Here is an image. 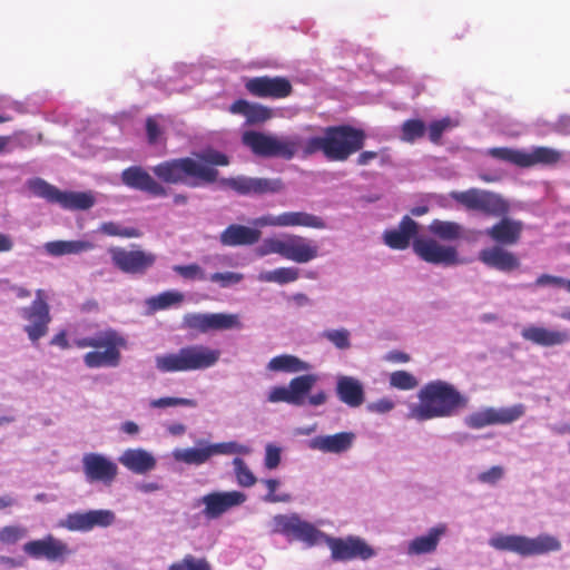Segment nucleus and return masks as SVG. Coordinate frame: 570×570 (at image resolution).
Wrapping results in <instances>:
<instances>
[{"label":"nucleus","instance_id":"nucleus-46","mask_svg":"<svg viewBox=\"0 0 570 570\" xmlns=\"http://www.w3.org/2000/svg\"><path fill=\"white\" fill-rule=\"evenodd\" d=\"M98 232L107 236H118L122 238H137L141 235L137 228L122 226L121 224L115 222L102 223L99 226Z\"/></svg>","mask_w":570,"mask_h":570},{"label":"nucleus","instance_id":"nucleus-32","mask_svg":"<svg viewBox=\"0 0 570 570\" xmlns=\"http://www.w3.org/2000/svg\"><path fill=\"white\" fill-rule=\"evenodd\" d=\"M522 230L523 223L521 220L503 217L487 228L484 234L500 246H512L519 243Z\"/></svg>","mask_w":570,"mask_h":570},{"label":"nucleus","instance_id":"nucleus-43","mask_svg":"<svg viewBox=\"0 0 570 570\" xmlns=\"http://www.w3.org/2000/svg\"><path fill=\"white\" fill-rule=\"evenodd\" d=\"M184 298V294L178 291H166L158 295L148 297L146 299V305L150 313H155L157 311L179 305Z\"/></svg>","mask_w":570,"mask_h":570},{"label":"nucleus","instance_id":"nucleus-41","mask_svg":"<svg viewBox=\"0 0 570 570\" xmlns=\"http://www.w3.org/2000/svg\"><path fill=\"white\" fill-rule=\"evenodd\" d=\"M428 230L444 242L459 240L464 235V227L461 224L451 220L434 219L428 226Z\"/></svg>","mask_w":570,"mask_h":570},{"label":"nucleus","instance_id":"nucleus-40","mask_svg":"<svg viewBox=\"0 0 570 570\" xmlns=\"http://www.w3.org/2000/svg\"><path fill=\"white\" fill-rule=\"evenodd\" d=\"M315 374H304L292 379L288 383L294 406H304L306 399L317 382Z\"/></svg>","mask_w":570,"mask_h":570},{"label":"nucleus","instance_id":"nucleus-62","mask_svg":"<svg viewBox=\"0 0 570 570\" xmlns=\"http://www.w3.org/2000/svg\"><path fill=\"white\" fill-rule=\"evenodd\" d=\"M395 402L389 397H382L366 405V410L370 413L386 414L394 410Z\"/></svg>","mask_w":570,"mask_h":570},{"label":"nucleus","instance_id":"nucleus-59","mask_svg":"<svg viewBox=\"0 0 570 570\" xmlns=\"http://www.w3.org/2000/svg\"><path fill=\"white\" fill-rule=\"evenodd\" d=\"M282 460V449L274 444L267 443L265 445L264 465L268 470H275Z\"/></svg>","mask_w":570,"mask_h":570},{"label":"nucleus","instance_id":"nucleus-11","mask_svg":"<svg viewBox=\"0 0 570 570\" xmlns=\"http://www.w3.org/2000/svg\"><path fill=\"white\" fill-rule=\"evenodd\" d=\"M325 544L331 552L333 562L368 561L379 554L376 548L364 538L355 534H347L345 537L327 534Z\"/></svg>","mask_w":570,"mask_h":570},{"label":"nucleus","instance_id":"nucleus-30","mask_svg":"<svg viewBox=\"0 0 570 570\" xmlns=\"http://www.w3.org/2000/svg\"><path fill=\"white\" fill-rule=\"evenodd\" d=\"M118 462L128 471L144 475L154 471L157 466L155 455L142 448H129L122 451Z\"/></svg>","mask_w":570,"mask_h":570},{"label":"nucleus","instance_id":"nucleus-57","mask_svg":"<svg viewBox=\"0 0 570 570\" xmlns=\"http://www.w3.org/2000/svg\"><path fill=\"white\" fill-rule=\"evenodd\" d=\"M566 278L560 276H554L550 274H542L537 279L531 283L523 285L524 288H528L532 292H534L537 288L540 287H563L564 288Z\"/></svg>","mask_w":570,"mask_h":570},{"label":"nucleus","instance_id":"nucleus-28","mask_svg":"<svg viewBox=\"0 0 570 570\" xmlns=\"http://www.w3.org/2000/svg\"><path fill=\"white\" fill-rule=\"evenodd\" d=\"M479 261L485 266L502 273H510L521 265L520 259L510 250L500 245L483 248L479 253Z\"/></svg>","mask_w":570,"mask_h":570},{"label":"nucleus","instance_id":"nucleus-31","mask_svg":"<svg viewBox=\"0 0 570 570\" xmlns=\"http://www.w3.org/2000/svg\"><path fill=\"white\" fill-rule=\"evenodd\" d=\"M523 340L542 347L563 345L570 341L567 330H551L543 326L529 325L522 328Z\"/></svg>","mask_w":570,"mask_h":570},{"label":"nucleus","instance_id":"nucleus-60","mask_svg":"<svg viewBox=\"0 0 570 570\" xmlns=\"http://www.w3.org/2000/svg\"><path fill=\"white\" fill-rule=\"evenodd\" d=\"M504 476V469L501 465H493L489 470L478 474L476 480L482 484L495 485Z\"/></svg>","mask_w":570,"mask_h":570},{"label":"nucleus","instance_id":"nucleus-56","mask_svg":"<svg viewBox=\"0 0 570 570\" xmlns=\"http://www.w3.org/2000/svg\"><path fill=\"white\" fill-rule=\"evenodd\" d=\"M244 279V275L242 273L236 272H217L213 273L208 276V281L218 284L222 288H227L234 285L239 284Z\"/></svg>","mask_w":570,"mask_h":570},{"label":"nucleus","instance_id":"nucleus-54","mask_svg":"<svg viewBox=\"0 0 570 570\" xmlns=\"http://www.w3.org/2000/svg\"><path fill=\"white\" fill-rule=\"evenodd\" d=\"M195 159L200 164L209 166L212 168H214L213 166L229 165V158L225 154L212 148L198 153Z\"/></svg>","mask_w":570,"mask_h":570},{"label":"nucleus","instance_id":"nucleus-22","mask_svg":"<svg viewBox=\"0 0 570 570\" xmlns=\"http://www.w3.org/2000/svg\"><path fill=\"white\" fill-rule=\"evenodd\" d=\"M112 264L127 274H142L150 268L156 256L145 250H127L121 247H112L109 249Z\"/></svg>","mask_w":570,"mask_h":570},{"label":"nucleus","instance_id":"nucleus-53","mask_svg":"<svg viewBox=\"0 0 570 570\" xmlns=\"http://www.w3.org/2000/svg\"><path fill=\"white\" fill-rule=\"evenodd\" d=\"M234 472L236 475V480L239 485L249 488L256 483V478L254 473L249 470L243 459L234 458L233 460Z\"/></svg>","mask_w":570,"mask_h":570},{"label":"nucleus","instance_id":"nucleus-36","mask_svg":"<svg viewBox=\"0 0 570 570\" xmlns=\"http://www.w3.org/2000/svg\"><path fill=\"white\" fill-rule=\"evenodd\" d=\"M232 114L242 115L248 125L263 124L272 117V110L263 105L236 100L229 107Z\"/></svg>","mask_w":570,"mask_h":570},{"label":"nucleus","instance_id":"nucleus-42","mask_svg":"<svg viewBox=\"0 0 570 570\" xmlns=\"http://www.w3.org/2000/svg\"><path fill=\"white\" fill-rule=\"evenodd\" d=\"M299 277V268L295 266H282L272 271L261 272L257 275V281L262 283H274L283 286L296 282Z\"/></svg>","mask_w":570,"mask_h":570},{"label":"nucleus","instance_id":"nucleus-38","mask_svg":"<svg viewBox=\"0 0 570 570\" xmlns=\"http://www.w3.org/2000/svg\"><path fill=\"white\" fill-rule=\"evenodd\" d=\"M523 168L538 165L552 166L562 158V153L560 150L544 146L532 147L529 150L523 149Z\"/></svg>","mask_w":570,"mask_h":570},{"label":"nucleus","instance_id":"nucleus-48","mask_svg":"<svg viewBox=\"0 0 570 570\" xmlns=\"http://www.w3.org/2000/svg\"><path fill=\"white\" fill-rule=\"evenodd\" d=\"M389 383L392 387L401 391H411L417 387V379L407 371H395L390 374Z\"/></svg>","mask_w":570,"mask_h":570},{"label":"nucleus","instance_id":"nucleus-24","mask_svg":"<svg viewBox=\"0 0 570 570\" xmlns=\"http://www.w3.org/2000/svg\"><path fill=\"white\" fill-rule=\"evenodd\" d=\"M356 440V435L351 431L337 432L335 434H321L308 440L309 450L324 454L341 455L348 452Z\"/></svg>","mask_w":570,"mask_h":570},{"label":"nucleus","instance_id":"nucleus-13","mask_svg":"<svg viewBox=\"0 0 570 570\" xmlns=\"http://www.w3.org/2000/svg\"><path fill=\"white\" fill-rule=\"evenodd\" d=\"M117 521L116 513L110 509H92L67 513L59 520L58 527L70 532L87 533L96 528L107 529Z\"/></svg>","mask_w":570,"mask_h":570},{"label":"nucleus","instance_id":"nucleus-33","mask_svg":"<svg viewBox=\"0 0 570 570\" xmlns=\"http://www.w3.org/2000/svg\"><path fill=\"white\" fill-rule=\"evenodd\" d=\"M335 393L342 403L352 409L360 407L365 401L364 385L354 376L338 375Z\"/></svg>","mask_w":570,"mask_h":570},{"label":"nucleus","instance_id":"nucleus-25","mask_svg":"<svg viewBox=\"0 0 570 570\" xmlns=\"http://www.w3.org/2000/svg\"><path fill=\"white\" fill-rule=\"evenodd\" d=\"M121 181L127 187L147 193L155 197L167 195V189L140 166H130L122 170Z\"/></svg>","mask_w":570,"mask_h":570},{"label":"nucleus","instance_id":"nucleus-8","mask_svg":"<svg viewBox=\"0 0 570 570\" xmlns=\"http://www.w3.org/2000/svg\"><path fill=\"white\" fill-rule=\"evenodd\" d=\"M488 543L497 551L511 552L523 558L556 552L561 550L562 547L556 537L548 533L539 534L535 538L522 534L495 533L489 539Z\"/></svg>","mask_w":570,"mask_h":570},{"label":"nucleus","instance_id":"nucleus-50","mask_svg":"<svg viewBox=\"0 0 570 570\" xmlns=\"http://www.w3.org/2000/svg\"><path fill=\"white\" fill-rule=\"evenodd\" d=\"M28 535L26 527L20 524H10L0 529V543L1 544H16Z\"/></svg>","mask_w":570,"mask_h":570},{"label":"nucleus","instance_id":"nucleus-17","mask_svg":"<svg viewBox=\"0 0 570 570\" xmlns=\"http://www.w3.org/2000/svg\"><path fill=\"white\" fill-rule=\"evenodd\" d=\"M413 252L424 262L442 265L455 266L463 264L459 257V253L454 246L443 245L434 238H415L413 244Z\"/></svg>","mask_w":570,"mask_h":570},{"label":"nucleus","instance_id":"nucleus-10","mask_svg":"<svg viewBox=\"0 0 570 570\" xmlns=\"http://www.w3.org/2000/svg\"><path fill=\"white\" fill-rule=\"evenodd\" d=\"M272 531L289 540L303 542L307 548L325 543L327 533L313 523L303 520L297 513L276 514L272 520Z\"/></svg>","mask_w":570,"mask_h":570},{"label":"nucleus","instance_id":"nucleus-6","mask_svg":"<svg viewBox=\"0 0 570 570\" xmlns=\"http://www.w3.org/2000/svg\"><path fill=\"white\" fill-rule=\"evenodd\" d=\"M75 344L79 348H104V351H90L83 355L87 367H117L121 361L120 348L126 346L127 341L116 330L107 328L91 336L78 338Z\"/></svg>","mask_w":570,"mask_h":570},{"label":"nucleus","instance_id":"nucleus-1","mask_svg":"<svg viewBox=\"0 0 570 570\" xmlns=\"http://www.w3.org/2000/svg\"><path fill=\"white\" fill-rule=\"evenodd\" d=\"M419 403L409 405L407 419L425 422L434 419L451 417L465 409L469 399L451 383L434 380L424 384L417 392Z\"/></svg>","mask_w":570,"mask_h":570},{"label":"nucleus","instance_id":"nucleus-21","mask_svg":"<svg viewBox=\"0 0 570 570\" xmlns=\"http://www.w3.org/2000/svg\"><path fill=\"white\" fill-rule=\"evenodd\" d=\"M247 500L240 491H215L203 495L199 504H204L203 514L208 520H216L233 508L242 505Z\"/></svg>","mask_w":570,"mask_h":570},{"label":"nucleus","instance_id":"nucleus-47","mask_svg":"<svg viewBox=\"0 0 570 570\" xmlns=\"http://www.w3.org/2000/svg\"><path fill=\"white\" fill-rule=\"evenodd\" d=\"M213 453L215 455H248L253 452L252 448L236 441L213 443Z\"/></svg>","mask_w":570,"mask_h":570},{"label":"nucleus","instance_id":"nucleus-12","mask_svg":"<svg viewBox=\"0 0 570 570\" xmlns=\"http://www.w3.org/2000/svg\"><path fill=\"white\" fill-rule=\"evenodd\" d=\"M19 316L26 322L23 331L32 344L47 335L51 315L43 289L36 291V298L29 306L19 309Z\"/></svg>","mask_w":570,"mask_h":570},{"label":"nucleus","instance_id":"nucleus-49","mask_svg":"<svg viewBox=\"0 0 570 570\" xmlns=\"http://www.w3.org/2000/svg\"><path fill=\"white\" fill-rule=\"evenodd\" d=\"M425 130L426 127L422 120L409 119L402 125L401 139L406 142H414L424 135Z\"/></svg>","mask_w":570,"mask_h":570},{"label":"nucleus","instance_id":"nucleus-34","mask_svg":"<svg viewBox=\"0 0 570 570\" xmlns=\"http://www.w3.org/2000/svg\"><path fill=\"white\" fill-rule=\"evenodd\" d=\"M261 236L262 233L257 228L230 224L219 234L218 240L226 247L252 246L259 240Z\"/></svg>","mask_w":570,"mask_h":570},{"label":"nucleus","instance_id":"nucleus-2","mask_svg":"<svg viewBox=\"0 0 570 570\" xmlns=\"http://www.w3.org/2000/svg\"><path fill=\"white\" fill-rule=\"evenodd\" d=\"M365 134L348 125L328 126L322 135L307 137L304 158L322 153L332 161H344L363 148Z\"/></svg>","mask_w":570,"mask_h":570},{"label":"nucleus","instance_id":"nucleus-19","mask_svg":"<svg viewBox=\"0 0 570 570\" xmlns=\"http://www.w3.org/2000/svg\"><path fill=\"white\" fill-rule=\"evenodd\" d=\"M85 480L89 484L101 483L110 485L115 482L119 469L115 461L102 453L88 452L81 458Z\"/></svg>","mask_w":570,"mask_h":570},{"label":"nucleus","instance_id":"nucleus-61","mask_svg":"<svg viewBox=\"0 0 570 570\" xmlns=\"http://www.w3.org/2000/svg\"><path fill=\"white\" fill-rule=\"evenodd\" d=\"M267 401L269 403H279L285 402L287 404L293 405V397L291 394L289 386H274L269 390L267 395Z\"/></svg>","mask_w":570,"mask_h":570},{"label":"nucleus","instance_id":"nucleus-3","mask_svg":"<svg viewBox=\"0 0 570 570\" xmlns=\"http://www.w3.org/2000/svg\"><path fill=\"white\" fill-rule=\"evenodd\" d=\"M153 174L163 183L199 187L217 180L218 170L203 165L195 158L184 157L165 160L151 167Z\"/></svg>","mask_w":570,"mask_h":570},{"label":"nucleus","instance_id":"nucleus-39","mask_svg":"<svg viewBox=\"0 0 570 570\" xmlns=\"http://www.w3.org/2000/svg\"><path fill=\"white\" fill-rule=\"evenodd\" d=\"M282 227H307L314 229H325V220L307 212H284L281 214Z\"/></svg>","mask_w":570,"mask_h":570},{"label":"nucleus","instance_id":"nucleus-35","mask_svg":"<svg viewBox=\"0 0 570 570\" xmlns=\"http://www.w3.org/2000/svg\"><path fill=\"white\" fill-rule=\"evenodd\" d=\"M46 253L52 257L65 255H79L90 252L95 248V244L87 239L75 240H52L43 245Z\"/></svg>","mask_w":570,"mask_h":570},{"label":"nucleus","instance_id":"nucleus-20","mask_svg":"<svg viewBox=\"0 0 570 570\" xmlns=\"http://www.w3.org/2000/svg\"><path fill=\"white\" fill-rule=\"evenodd\" d=\"M219 183L242 196L275 194L283 189V181L279 178L249 177L240 175L236 177L222 178Z\"/></svg>","mask_w":570,"mask_h":570},{"label":"nucleus","instance_id":"nucleus-23","mask_svg":"<svg viewBox=\"0 0 570 570\" xmlns=\"http://www.w3.org/2000/svg\"><path fill=\"white\" fill-rule=\"evenodd\" d=\"M446 532L448 525L445 523H438L429 528L425 533L409 540L405 543L404 553L409 558L433 554L438 551L439 544Z\"/></svg>","mask_w":570,"mask_h":570},{"label":"nucleus","instance_id":"nucleus-9","mask_svg":"<svg viewBox=\"0 0 570 570\" xmlns=\"http://www.w3.org/2000/svg\"><path fill=\"white\" fill-rule=\"evenodd\" d=\"M27 186L36 196L67 210H87L96 203L91 191H62L42 178L29 179Z\"/></svg>","mask_w":570,"mask_h":570},{"label":"nucleus","instance_id":"nucleus-29","mask_svg":"<svg viewBox=\"0 0 570 570\" xmlns=\"http://www.w3.org/2000/svg\"><path fill=\"white\" fill-rule=\"evenodd\" d=\"M171 456L178 463L200 466L208 463L214 456L213 445L206 439H198L193 446L174 449Z\"/></svg>","mask_w":570,"mask_h":570},{"label":"nucleus","instance_id":"nucleus-4","mask_svg":"<svg viewBox=\"0 0 570 570\" xmlns=\"http://www.w3.org/2000/svg\"><path fill=\"white\" fill-rule=\"evenodd\" d=\"M222 352L203 344L186 345L177 352L157 354L155 367L160 373L203 371L214 367Z\"/></svg>","mask_w":570,"mask_h":570},{"label":"nucleus","instance_id":"nucleus-37","mask_svg":"<svg viewBox=\"0 0 570 570\" xmlns=\"http://www.w3.org/2000/svg\"><path fill=\"white\" fill-rule=\"evenodd\" d=\"M312 367L313 366L308 362L303 361L292 354H281L274 356L268 361L266 365V370L269 372L287 374L308 372L312 370Z\"/></svg>","mask_w":570,"mask_h":570},{"label":"nucleus","instance_id":"nucleus-51","mask_svg":"<svg viewBox=\"0 0 570 570\" xmlns=\"http://www.w3.org/2000/svg\"><path fill=\"white\" fill-rule=\"evenodd\" d=\"M149 406L151 409H166L174 406H186V407H196L197 401L194 399L186 397H175V396H164L159 399L150 400Z\"/></svg>","mask_w":570,"mask_h":570},{"label":"nucleus","instance_id":"nucleus-14","mask_svg":"<svg viewBox=\"0 0 570 570\" xmlns=\"http://www.w3.org/2000/svg\"><path fill=\"white\" fill-rule=\"evenodd\" d=\"M22 550L31 559L46 560L50 563H63L73 554L67 542L52 534L28 541L23 544Z\"/></svg>","mask_w":570,"mask_h":570},{"label":"nucleus","instance_id":"nucleus-52","mask_svg":"<svg viewBox=\"0 0 570 570\" xmlns=\"http://www.w3.org/2000/svg\"><path fill=\"white\" fill-rule=\"evenodd\" d=\"M168 570H210V566L204 558L186 554L181 560L170 564Z\"/></svg>","mask_w":570,"mask_h":570},{"label":"nucleus","instance_id":"nucleus-15","mask_svg":"<svg viewBox=\"0 0 570 570\" xmlns=\"http://www.w3.org/2000/svg\"><path fill=\"white\" fill-rule=\"evenodd\" d=\"M452 198L469 209L480 210L493 216H502L509 212L508 203L498 194L469 189L466 191H453Z\"/></svg>","mask_w":570,"mask_h":570},{"label":"nucleus","instance_id":"nucleus-58","mask_svg":"<svg viewBox=\"0 0 570 570\" xmlns=\"http://www.w3.org/2000/svg\"><path fill=\"white\" fill-rule=\"evenodd\" d=\"M262 483H264L268 490L267 494L264 497L265 502L277 503V502H289L292 500V497L288 493H282V494L275 493L277 488L281 485V482L277 479H266V480H263Z\"/></svg>","mask_w":570,"mask_h":570},{"label":"nucleus","instance_id":"nucleus-45","mask_svg":"<svg viewBox=\"0 0 570 570\" xmlns=\"http://www.w3.org/2000/svg\"><path fill=\"white\" fill-rule=\"evenodd\" d=\"M321 336L341 351H346L352 346L351 332L345 327L324 330Z\"/></svg>","mask_w":570,"mask_h":570},{"label":"nucleus","instance_id":"nucleus-7","mask_svg":"<svg viewBox=\"0 0 570 570\" xmlns=\"http://www.w3.org/2000/svg\"><path fill=\"white\" fill-rule=\"evenodd\" d=\"M255 253L258 257L276 254L296 264H307L320 256V247L314 239L286 233L263 239Z\"/></svg>","mask_w":570,"mask_h":570},{"label":"nucleus","instance_id":"nucleus-26","mask_svg":"<svg viewBox=\"0 0 570 570\" xmlns=\"http://www.w3.org/2000/svg\"><path fill=\"white\" fill-rule=\"evenodd\" d=\"M246 89L257 97L285 98L292 92V85L283 77H255L246 82Z\"/></svg>","mask_w":570,"mask_h":570},{"label":"nucleus","instance_id":"nucleus-16","mask_svg":"<svg viewBox=\"0 0 570 570\" xmlns=\"http://www.w3.org/2000/svg\"><path fill=\"white\" fill-rule=\"evenodd\" d=\"M181 327L205 334L210 331L242 328V323L237 314L187 313L183 317Z\"/></svg>","mask_w":570,"mask_h":570},{"label":"nucleus","instance_id":"nucleus-27","mask_svg":"<svg viewBox=\"0 0 570 570\" xmlns=\"http://www.w3.org/2000/svg\"><path fill=\"white\" fill-rule=\"evenodd\" d=\"M383 242L392 249H406L411 242L419 237V224L410 216H404L397 227L386 229L383 233Z\"/></svg>","mask_w":570,"mask_h":570},{"label":"nucleus","instance_id":"nucleus-44","mask_svg":"<svg viewBox=\"0 0 570 570\" xmlns=\"http://www.w3.org/2000/svg\"><path fill=\"white\" fill-rule=\"evenodd\" d=\"M485 154L494 159H499L523 168V149H514L509 147H493L488 149Z\"/></svg>","mask_w":570,"mask_h":570},{"label":"nucleus","instance_id":"nucleus-18","mask_svg":"<svg viewBox=\"0 0 570 570\" xmlns=\"http://www.w3.org/2000/svg\"><path fill=\"white\" fill-rule=\"evenodd\" d=\"M523 404L509 407H484L464 417V424L471 429H483L488 425L511 424L524 415Z\"/></svg>","mask_w":570,"mask_h":570},{"label":"nucleus","instance_id":"nucleus-55","mask_svg":"<svg viewBox=\"0 0 570 570\" xmlns=\"http://www.w3.org/2000/svg\"><path fill=\"white\" fill-rule=\"evenodd\" d=\"M173 271L185 279L189 281H208L205 269L198 264L175 265Z\"/></svg>","mask_w":570,"mask_h":570},{"label":"nucleus","instance_id":"nucleus-63","mask_svg":"<svg viewBox=\"0 0 570 570\" xmlns=\"http://www.w3.org/2000/svg\"><path fill=\"white\" fill-rule=\"evenodd\" d=\"M449 119L434 121L429 126V137L432 142H439L444 130L449 127Z\"/></svg>","mask_w":570,"mask_h":570},{"label":"nucleus","instance_id":"nucleus-64","mask_svg":"<svg viewBox=\"0 0 570 570\" xmlns=\"http://www.w3.org/2000/svg\"><path fill=\"white\" fill-rule=\"evenodd\" d=\"M253 225L255 227H257V229L259 227H267V226L282 227L281 214L279 215L268 214V215L257 217L253 220Z\"/></svg>","mask_w":570,"mask_h":570},{"label":"nucleus","instance_id":"nucleus-5","mask_svg":"<svg viewBox=\"0 0 570 570\" xmlns=\"http://www.w3.org/2000/svg\"><path fill=\"white\" fill-rule=\"evenodd\" d=\"M307 137L299 134L292 135H271L259 131H246L243 134L242 141L252 153L265 158L293 159L296 155L304 158V150Z\"/></svg>","mask_w":570,"mask_h":570}]
</instances>
